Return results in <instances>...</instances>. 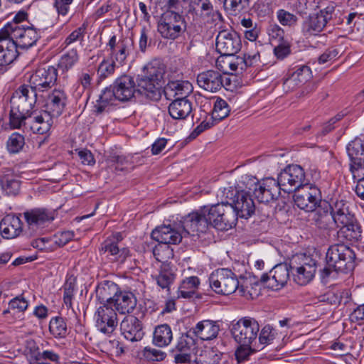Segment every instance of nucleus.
I'll use <instances>...</instances> for the list:
<instances>
[{"mask_svg": "<svg viewBox=\"0 0 364 364\" xmlns=\"http://www.w3.org/2000/svg\"><path fill=\"white\" fill-rule=\"evenodd\" d=\"M175 279V274L170 264L161 265L159 274L156 277L157 284L163 289L169 291L171 284Z\"/></svg>", "mask_w": 364, "mask_h": 364, "instance_id": "41", "label": "nucleus"}, {"mask_svg": "<svg viewBox=\"0 0 364 364\" xmlns=\"http://www.w3.org/2000/svg\"><path fill=\"white\" fill-rule=\"evenodd\" d=\"M95 326L103 333H112L117 326V315L112 306L102 304L95 313Z\"/></svg>", "mask_w": 364, "mask_h": 364, "instance_id": "13", "label": "nucleus"}, {"mask_svg": "<svg viewBox=\"0 0 364 364\" xmlns=\"http://www.w3.org/2000/svg\"><path fill=\"white\" fill-rule=\"evenodd\" d=\"M173 339L171 327L168 324H162L155 328L153 343L159 347H165L170 344Z\"/></svg>", "mask_w": 364, "mask_h": 364, "instance_id": "40", "label": "nucleus"}, {"mask_svg": "<svg viewBox=\"0 0 364 364\" xmlns=\"http://www.w3.org/2000/svg\"><path fill=\"white\" fill-rule=\"evenodd\" d=\"M355 258V252L347 245L336 244L330 246L326 254V266L321 271L322 279L335 277L338 272L350 269Z\"/></svg>", "mask_w": 364, "mask_h": 364, "instance_id": "2", "label": "nucleus"}, {"mask_svg": "<svg viewBox=\"0 0 364 364\" xmlns=\"http://www.w3.org/2000/svg\"><path fill=\"white\" fill-rule=\"evenodd\" d=\"M49 331L55 338H65L68 334L65 319L60 316L52 318L49 323Z\"/></svg>", "mask_w": 364, "mask_h": 364, "instance_id": "46", "label": "nucleus"}, {"mask_svg": "<svg viewBox=\"0 0 364 364\" xmlns=\"http://www.w3.org/2000/svg\"><path fill=\"white\" fill-rule=\"evenodd\" d=\"M55 117L47 110H35L27 117L26 125L33 133L43 135L50 131Z\"/></svg>", "mask_w": 364, "mask_h": 364, "instance_id": "17", "label": "nucleus"}, {"mask_svg": "<svg viewBox=\"0 0 364 364\" xmlns=\"http://www.w3.org/2000/svg\"><path fill=\"white\" fill-rule=\"evenodd\" d=\"M346 149L350 160L364 158V141L360 138L351 141Z\"/></svg>", "mask_w": 364, "mask_h": 364, "instance_id": "48", "label": "nucleus"}, {"mask_svg": "<svg viewBox=\"0 0 364 364\" xmlns=\"http://www.w3.org/2000/svg\"><path fill=\"white\" fill-rule=\"evenodd\" d=\"M350 170L355 180L364 178V158L350 160Z\"/></svg>", "mask_w": 364, "mask_h": 364, "instance_id": "60", "label": "nucleus"}, {"mask_svg": "<svg viewBox=\"0 0 364 364\" xmlns=\"http://www.w3.org/2000/svg\"><path fill=\"white\" fill-rule=\"evenodd\" d=\"M100 251L112 262L123 263L129 257V250L121 244H117L114 240H105Z\"/></svg>", "mask_w": 364, "mask_h": 364, "instance_id": "25", "label": "nucleus"}, {"mask_svg": "<svg viewBox=\"0 0 364 364\" xmlns=\"http://www.w3.org/2000/svg\"><path fill=\"white\" fill-rule=\"evenodd\" d=\"M220 360V355L213 348L203 350L199 356L196 358V364H218Z\"/></svg>", "mask_w": 364, "mask_h": 364, "instance_id": "50", "label": "nucleus"}, {"mask_svg": "<svg viewBox=\"0 0 364 364\" xmlns=\"http://www.w3.org/2000/svg\"><path fill=\"white\" fill-rule=\"evenodd\" d=\"M237 215L240 218H247L255 210V205L250 193L245 191H237L230 203Z\"/></svg>", "mask_w": 364, "mask_h": 364, "instance_id": "19", "label": "nucleus"}, {"mask_svg": "<svg viewBox=\"0 0 364 364\" xmlns=\"http://www.w3.org/2000/svg\"><path fill=\"white\" fill-rule=\"evenodd\" d=\"M142 358L149 362H159L165 359L166 353L150 347H145L141 353Z\"/></svg>", "mask_w": 364, "mask_h": 364, "instance_id": "54", "label": "nucleus"}, {"mask_svg": "<svg viewBox=\"0 0 364 364\" xmlns=\"http://www.w3.org/2000/svg\"><path fill=\"white\" fill-rule=\"evenodd\" d=\"M301 32L303 36L309 42H314L317 45L316 41L318 36V13L314 12L310 14L305 18L302 23Z\"/></svg>", "mask_w": 364, "mask_h": 364, "instance_id": "36", "label": "nucleus"}, {"mask_svg": "<svg viewBox=\"0 0 364 364\" xmlns=\"http://www.w3.org/2000/svg\"><path fill=\"white\" fill-rule=\"evenodd\" d=\"M144 75L152 80V82L162 87L165 75V67L159 61H153L144 67Z\"/></svg>", "mask_w": 364, "mask_h": 364, "instance_id": "38", "label": "nucleus"}, {"mask_svg": "<svg viewBox=\"0 0 364 364\" xmlns=\"http://www.w3.org/2000/svg\"><path fill=\"white\" fill-rule=\"evenodd\" d=\"M107 46L110 51L111 60L122 65L133 50L134 41L129 38H122L117 41L116 36L113 35L110 37Z\"/></svg>", "mask_w": 364, "mask_h": 364, "instance_id": "15", "label": "nucleus"}, {"mask_svg": "<svg viewBox=\"0 0 364 364\" xmlns=\"http://www.w3.org/2000/svg\"><path fill=\"white\" fill-rule=\"evenodd\" d=\"M168 106L170 116L178 120L186 119L193 111L192 103L187 97H177Z\"/></svg>", "mask_w": 364, "mask_h": 364, "instance_id": "31", "label": "nucleus"}, {"mask_svg": "<svg viewBox=\"0 0 364 364\" xmlns=\"http://www.w3.org/2000/svg\"><path fill=\"white\" fill-rule=\"evenodd\" d=\"M120 331L124 337L131 342L140 341L144 336L141 322L132 315L125 316L122 321Z\"/></svg>", "mask_w": 364, "mask_h": 364, "instance_id": "21", "label": "nucleus"}, {"mask_svg": "<svg viewBox=\"0 0 364 364\" xmlns=\"http://www.w3.org/2000/svg\"><path fill=\"white\" fill-rule=\"evenodd\" d=\"M67 101L68 97L63 90L54 89L48 97L46 110L58 117L64 111Z\"/></svg>", "mask_w": 364, "mask_h": 364, "instance_id": "29", "label": "nucleus"}, {"mask_svg": "<svg viewBox=\"0 0 364 364\" xmlns=\"http://www.w3.org/2000/svg\"><path fill=\"white\" fill-rule=\"evenodd\" d=\"M364 231L360 224L356 220L345 227H341L338 232L341 238L346 240L350 243L361 242L364 238Z\"/></svg>", "mask_w": 364, "mask_h": 364, "instance_id": "37", "label": "nucleus"}, {"mask_svg": "<svg viewBox=\"0 0 364 364\" xmlns=\"http://www.w3.org/2000/svg\"><path fill=\"white\" fill-rule=\"evenodd\" d=\"M113 87L119 101H128L133 96L136 90V83L129 75H122L113 84Z\"/></svg>", "mask_w": 364, "mask_h": 364, "instance_id": "27", "label": "nucleus"}, {"mask_svg": "<svg viewBox=\"0 0 364 364\" xmlns=\"http://www.w3.org/2000/svg\"><path fill=\"white\" fill-rule=\"evenodd\" d=\"M289 268L287 264H277L269 274H262L260 282L267 288L279 290L284 287L289 279Z\"/></svg>", "mask_w": 364, "mask_h": 364, "instance_id": "16", "label": "nucleus"}, {"mask_svg": "<svg viewBox=\"0 0 364 364\" xmlns=\"http://www.w3.org/2000/svg\"><path fill=\"white\" fill-rule=\"evenodd\" d=\"M0 186L8 196H16L21 188L18 175L10 167H3L0 172Z\"/></svg>", "mask_w": 364, "mask_h": 364, "instance_id": "24", "label": "nucleus"}, {"mask_svg": "<svg viewBox=\"0 0 364 364\" xmlns=\"http://www.w3.org/2000/svg\"><path fill=\"white\" fill-rule=\"evenodd\" d=\"M28 228L37 231L54 220L51 212L44 208H34L23 213Z\"/></svg>", "mask_w": 364, "mask_h": 364, "instance_id": "22", "label": "nucleus"}, {"mask_svg": "<svg viewBox=\"0 0 364 364\" xmlns=\"http://www.w3.org/2000/svg\"><path fill=\"white\" fill-rule=\"evenodd\" d=\"M326 199L320 198V229L332 230L335 226L345 227L356 220L353 214L350 213L348 207L343 200L333 201V197ZM320 198L321 191H320Z\"/></svg>", "mask_w": 364, "mask_h": 364, "instance_id": "1", "label": "nucleus"}, {"mask_svg": "<svg viewBox=\"0 0 364 364\" xmlns=\"http://www.w3.org/2000/svg\"><path fill=\"white\" fill-rule=\"evenodd\" d=\"M185 236L181 228H176L171 225H164L160 226L151 232V237L154 240L162 244H178L181 242L183 237Z\"/></svg>", "mask_w": 364, "mask_h": 364, "instance_id": "20", "label": "nucleus"}, {"mask_svg": "<svg viewBox=\"0 0 364 364\" xmlns=\"http://www.w3.org/2000/svg\"><path fill=\"white\" fill-rule=\"evenodd\" d=\"M86 27L82 25V26L74 30L64 41L63 46L64 48L68 47L70 45L77 42L83 41Z\"/></svg>", "mask_w": 364, "mask_h": 364, "instance_id": "61", "label": "nucleus"}, {"mask_svg": "<svg viewBox=\"0 0 364 364\" xmlns=\"http://www.w3.org/2000/svg\"><path fill=\"white\" fill-rule=\"evenodd\" d=\"M57 80V69L47 65L37 68L31 75L29 83L36 91L43 93L52 88L56 84Z\"/></svg>", "mask_w": 364, "mask_h": 364, "instance_id": "10", "label": "nucleus"}, {"mask_svg": "<svg viewBox=\"0 0 364 364\" xmlns=\"http://www.w3.org/2000/svg\"><path fill=\"white\" fill-rule=\"evenodd\" d=\"M305 173L299 165H289L278 176L277 182L282 190L291 193L303 185Z\"/></svg>", "mask_w": 364, "mask_h": 364, "instance_id": "9", "label": "nucleus"}, {"mask_svg": "<svg viewBox=\"0 0 364 364\" xmlns=\"http://www.w3.org/2000/svg\"><path fill=\"white\" fill-rule=\"evenodd\" d=\"M4 28L8 31L18 47L28 48L33 46L38 40L40 36L38 31L30 24L18 26L15 22L7 23Z\"/></svg>", "mask_w": 364, "mask_h": 364, "instance_id": "7", "label": "nucleus"}, {"mask_svg": "<svg viewBox=\"0 0 364 364\" xmlns=\"http://www.w3.org/2000/svg\"><path fill=\"white\" fill-rule=\"evenodd\" d=\"M136 304L137 299L132 292L120 290L112 305L119 314H129L136 309Z\"/></svg>", "mask_w": 364, "mask_h": 364, "instance_id": "34", "label": "nucleus"}, {"mask_svg": "<svg viewBox=\"0 0 364 364\" xmlns=\"http://www.w3.org/2000/svg\"><path fill=\"white\" fill-rule=\"evenodd\" d=\"M219 331L220 326L217 321L203 320L190 329L188 333H192L201 340L209 341L215 338Z\"/></svg>", "mask_w": 364, "mask_h": 364, "instance_id": "28", "label": "nucleus"}, {"mask_svg": "<svg viewBox=\"0 0 364 364\" xmlns=\"http://www.w3.org/2000/svg\"><path fill=\"white\" fill-rule=\"evenodd\" d=\"M209 225L219 230H228L233 228L237 220V215L230 203H218L207 206Z\"/></svg>", "mask_w": 364, "mask_h": 364, "instance_id": "4", "label": "nucleus"}, {"mask_svg": "<svg viewBox=\"0 0 364 364\" xmlns=\"http://www.w3.org/2000/svg\"><path fill=\"white\" fill-rule=\"evenodd\" d=\"M29 114H23L21 112H15L11 108L10 125L13 129H20L22 126L28 128L26 125L27 117Z\"/></svg>", "mask_w": 364, "mask_h": 364, "instance_id": "57", "label": "nucleus"}, {"mask_svg": "<svg viewBox=\"0 0 364 364\" xmlns=\"http://www.w3.org/2000/svg\"><path fill=\"white\" fill-rule=\"evenodd\" d=\"M193 86L188 81H171L164 87L165 97L168 100H173L177 97H187L192 92Z\"/></svg>", "mask_w": 364, "mask_h": 364, "instance_id": "35", "label": "nucleus"}, {"mask_svg": "<svg viewBox=\"0 0 364 364\" xmlns=\"http://www.w3.org/2000/svg\"><path fill=\"white\" fill-rule=\"evenodd\" d=\"M207 206H204L200 212H193L186 215L181 221V230L184 234L194 235L198 232H205L209 221L208 220Z\"/></svg>", "mask_w": 364, "mask_h": 364, "instance_id": "12", "label": "nucleus"}, {"mask_svg": "<svg viewBox=\"0 0 364 364\" xmlns=\"http://www.w3.org/2000/svg\"><path fill=\"white\" fill-rule=\"evenodd\" d=\"M28 306V302L21 296L15 297L9 302V309L17 312H23Z\"/></svg>", "mask_w": 364, "mask_h": 364, "instance_id": "64", "label": "nucleus"}, {"mask_svg": "<svg viewBox=\"0 0 364 364\" xmlns=\"http://www.w3.org/2000/svg\"><path fill=\"white\" fill-rule=\"evenodd\" d=\"M14 93H18V95L26 98L30 103L36 104L38 95L41 94L38 91H36L31 84L29 85H21Z\"/></svg>", "mask_w": 364, "mask_h": 364, "instance_id": "56", "label": "nucleus"}, {"mask_svg": "<svg viewBox=\"0 0 364 364\" xmlns=\"http://www.w3.org/2000/svg\"><path fill=\"white\" fill-rule=\"evenodd\" d=\"M161 87L152 82L148 77L140 75L138 76L136 85V92L146 99L153 101L160 100L161 97Z\"/></svg>", "mask_w": 364, "mask_h": 364, "instance_id": "26", "label": "nucleus"}, {"mask_svg": "<svg viewBox=\"0 0 364 364\" xmlns=\"http://www.w3.org/2000/svg\"><path fill=\"white\" fill-rule=\"evenodd\" d=\"M17 45L8 31L4 28L0 30V66L11 64L17 58Z\"/></svg>", "mask_w": 364, "mask_h": 364, "instance_id": "18", "label": "nucleus"}, {"mask_svg": "<svg viewBox=\"0 0 364 364\" xmlns=\"http://www.w3.org/2000/svg\"><path fill=\"white\" fill-rule=\"evenodd\" d=\"M24 145V137L19 134H12L7 141V149L10 153H18Z\"/></svg>", "mask_w": 364, "mask_h": 364, "instance_id": "59", "label": "nucleus"}, {"mask_svg": "<svg viewBox=\"0 0 364 364\" xmlns=\"http://www.w3.org/2000/svg\"><path fill=\"white\" fill-rule=\"evenodd\" d=\"M80 56L76 48H72L64 53L58 62V68L63 73L71 70L79 61Z\"/></svg>", "mask_w": 364, "mask_h": 364, "instance_id": "43", "label": "nucleus"}, {"mask_svg": "<svg viewBox=\"0 0 364 364\" xmlns=\"http://www.w3.org/2000/svg\"><path fill=\"white\" fill-rule=\"evenodd\" d=\"M278 21L284 26L292 27L296 25L298 18L296 15L284 10L279 9L277 12Z\"/></svg>", "mask_w": 364, "mask_h": 364, "instance_id": "55", "label": "nucleus"}, {"mask_svg": "<svg viewBox=\"0 0 364 364\" xmlns=\"http://www.w3.org/2000/svg\"><path fill=\"white\" fill-rule=\"evenodd\" d=\"M11 109L15 112H21L23 114H30L35 104L30 103L26 98L19 96L18 93H14L11 99Z\"/></svg>", "mask_w": 364, "mask_h": 364, "instance_id": "47", "label": "nucleus"}, {"mask_svg": "<svg viewBox=\"0 0 364 364\" xmlns=\"http://www.w3.org/2000/svg\"><path fill=\"white\" fill-rule=\"evenodd\" d=\"M230 107L227 102L218 97L214 102L213 109L212 110L211 119L213 122H218L229 115Z\"/></svg>", "mask_w": 364, "mask_h": 364, "instance_id": "45", "label": "nucleus"}, {"mask_svg": "<svg viewBox=\"0 0 364 364\" xmlns=\"http://www.w3.org/2000/svg\"><path fill=\"white\" fill-rule=\"evenodd\" d=\"M238 293L247 299H253L255 296H258V293L252 283L249 279H242L240 281V287L237 288Z\"/></svg>", "mask_w": 364, "mask_h": 364, "instance_id": "52", "label": "nucleus"}, {"mask_svg": "<svg viewBox=\"0 0 364 364\" xmlns=\"http://www.w3.org/2000/svg\"><path fill=\"white\" fill-rule=\"evenodd\" d=\"M153 254L156 260L163 264H168L166 260L173 257V251L166 244L159 245L155 247Z\"/></svg>", "mask_w": 364, "mask_h": 364, "instance_id": "53", "label": "nucleus"}, {"mask_svg": "<svg viewBox=\"0 0 364 364\" xmlns=\"http://www.w3.org/2000/svg\"><path fill=\"white\" fill-rule=\"evenodd\" d=\"M225 6L230 11L231 14L237 15L247 11L250 0H225Z\"/></svg>", "mask_w": 364, "mask_h": 364, "instance_id": "51", "label": "nucleus"}, {"mask_svg": "<svg viewBox=\"0 0 364 364\" xmlns=\"http://www.w3.org/2000/svg\"><path fill=\"white\" fill-rule=\"evenodd\" d=\"M73 1L74 0H54L53 7L59 16H65L68 15Z\"/></svg>", "mask_w": 364, "mask_h": 364, "instance_id": "63", "label": "nucleus"}, {"mask_svg": "<svg viewBox=\"0 0 364 364\" xmlns=\"http://www.w3.org/2000/svg\"><path fill=\"white\" fill-rule=\"evenodd\" d=\"M116 100L117 98L113 86L107 87L100 95L95 107L98 113H102L106 110L107 107L112 105Z\"/></svg>", "mask_w": 364, "mask_h": 364, "instance_id": "42", "label": "nucleus"}, {"mask_svg": "<svg viewBox=\"0 0 364 364\" xmlns=\"http://www.w3.org/2000/svg\"><path fill=\"white\" fill-rule=\"evenodd\" d=\"M259 331L258 322L253 318L244 317L232 325V334L237 343L251 346Z\"/></svg>", "mask_w": 364, "mask_h": 364, "instance_id": "8", "label": "nucleus"}, {"mask_svg": "<svg viewBox=\"0 0 364 364\" xmlns=\"http://www.w3.org/2000/svg\"><path fill=\"white\" fill-rule=\"evenodd\" d=\"M338 302V296L333 292H328L323 295H320V308L321 306H326V307L323 308V310L324 311L323 314L331 312V306L333 305H336Z\"/></svg>", "mask_w": 364, "mask_h": 364, "instance_id": "58", "label": "nucleus"}, {"mask_svg": "<svg viewBox=\"0 0 364 364\" xmlns=\"http://www.w3.org/2000/svg\"><path fill=\"white\" fill-rule=\"evenodd\" d=\"M210 286L217 294L229 295L235 292L240 287V281L230 269H218L209 277Z\"/></svg>", "mask_w": 364, "mask_h": 364, "instance_id": "6", "label": "nucleus"}, {"mask_svg": "<svg viewBox=\"0 0 364 364\" xmlns=\"http://www.w3.org/2000/svg\"><path fill=\"white\" fill-rule=\"evenodd\" d=\"M289 267L294 281L299 285H306L315 276L317 268L316 260L305 253L296 254L290 259Z\"/></svg>", "mask_w": 364, "mask_h": 364, "instance_id": "3", "label": "nucleus"}, {"mask_svg": "<svg viewBox=\"0 0 364 364\" xmlns=\"http://www.w3.org/2000/svg\"><path fill=\"white\" fill-rule=\"evenodd\" d=\"M0 230L3 237L15 238L22 232V223L18 217L7 215L0 223Z\"/></svg>", "mask_w": 364, "mask_h": 364, "instance_id": "33", "label": "nucleus"}, {"mask_svg": "<svg viewBox=\"0 0 364 364\" xmlns=\"http://www.w3.org/2000/svg\"><path fill=\"white\" fill-rule=\"evenodd\" d=\"M115 61L111 60V62H109L107 60H102L99 65L98 73L100 74V77L101 79H105L110 75H112L115 70L116 67Z\"/></svg>", "mask_w": 364, "mask_h": 364, "instance_id": "62", "label": "nucleus"}, {"mask_svg": "<svg viewBox=\"0 0 364 364\" xmlns=\"http://www.w3.org/2000/svg\"><path fill=\"white\" fill-rule=\"evenodd\" d=\"M200 284L197 277H189L183 279L178 290V298L190 299L196 294Z\"/></svg>", "mask_w": 364, "mask_h": 364, "instance_id": "39", "label": "nucleus"}, {"mask_svg": "<svg viewBox=\"0 0 364 364\" xmlns=\"http://www.w3.org/2000/svg\"><path fill=\"white\" fill-rule=\"evenodd\" d=\"M294 201L297 206L306 211H314L316 208V189H314V193H307L305 195H296Z\"/></svg>", "mask_w": 364, "mask_h": 364, "instance_id": "44", "label": "nucleus"}, {"mask_svg": "<svg viewBox=\"0 0 364 364\" xmlns=\"http://www.w3.org/2000/svg\"><path fill=\"white\" fill-rule=\"evenodd\" d=\"M120 288L117 284L111 281H104L96 289V296L102 304L112 306Z\"/></svg>", "mask_w": 364, "mask_h": 364, "instance_id": "32", "label": "nucleus"}, {"mask_svg": "<svg viewBox=\"0 0 364 364\" xmlns=\"http://www.w3.org/2000/svg\"><path fill=\"white\" fill-rule=\"evenodd\" d=\"M197 82L203 90L215 92L225 86L223 75L218 71L209 70L198 74Z\"/></svg>", "mask_w": 364, "mask_h": 364, "instance_id": "23", "label": "nucleus"}, {"mask_svg": "<svg viewBox=\"0 0 364 364\" xmlns=\"http://www.w3.org/2000/svg\"><path fill=\"white\" fill-rule=\"evenodd\" d=\"M186 30L184 17L180 14L168 10L160 17L157 31L164 39L175 40Z\"/></svg>", "mask_w": 364, "mask_h": 364, "instance_id": "5", "label": "nucleus"}, {"mask_svg": "<svg viewBox=\"0 0 364 364\" xmlns=\"http://www.w3.org/2000/svg\"><path fill=\"white\" fill-rule=\"evenodd\" d=\"M242 48L240 36L231 29L220 31L216 37V50L222 55H234Z\"/></svg>", "mask_w": 364, "mask_h": 364, "instance_id": "11", "label": "nucleus"}, {"mask_svg": "<svg viewBox=\"0 0 364 364\" xmlns=\"http://www.w3.org/2000/svg\"><path fill=\"white\" fill-rule=\"evenodd\" d=\"M76 289V279L74 277H69L66 279L63 286V302L68 308H72V300Z\"/></svg>", "mask_w": 364, "mask_h": 364, "instance_id": "49", "label": "nucleus"}, {"mask_svg": "<svg viewBox=\"0 0 364 364\" xmlns=\"http://www.w3.org/2000/svg\"><path fill=\"white\" fill-rule=\"evenodd\" d=\"M280 186L273 178H266L255 183L254 195L259 203H269L276 200L280 194Z\"/></svg>", "mask_w": 364, "mask_h": 364, "instance_id": "14", "label": "nucleus"}, {"mask_svg": "<svg viewBox=\"0 0 364 364\" xmlns=\"http://www.w3.org/2000/svg\"><path fill=\"white\" fill-rule=\"evenodd\" d=\"M311 70L308 66L303 65L292 73L284 80V89L290 92L301 87L311 78Z\"/></svg>", "mask_w": 364, "mask_h": 364, "instance_id": "30", "label": "nucleus"}]
</instances>
